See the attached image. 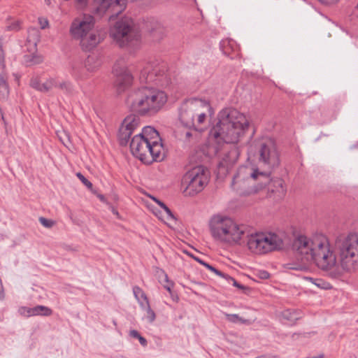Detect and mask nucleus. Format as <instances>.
I'll list each match as a JSON object with an SVG mask.
<instances>
[{"mask_svg": "<svg viewBox=\"0 0 358 358\" xmlns=\"http://www.w3.org/2000/svg\"><path fill=\"white\" fill-rule=\"evenodd\" d=\"M126 1L127 0H94L93 11L99 16L110 12V18L117 17L125 8Z\"/></svg>", "mask_w": 358, "mask_h": 358, "instance_id": "nucleus-13", "label": "nucleus"}, {"mask_svg": "<svg viewBox=\"0 0 358 358\" xmlns=\"http://www.w3.org/2000/svg\"><path fill=\"white\" fill-rule=\"evenodd\" d=\"M110 36L120 44V46H135L138 44L141 35L134 27L130 18H123L116 22L110 30Z\"/></svg>", "mask_w": 358, "mask_h": 358, "instance_id": "nucleus-8", "label": "nucleus"}, {"mask_svg": "<svg viewBox=\"0 0 358 358\" xmlns=\"http://www.w3.org/2000/svg\"><path fill=\"white\" fill-rule=\"evenodd\" d=\"M41 83L38 78H33L30 80V86L34 89L40 91Z\"/></svg>", "mask_w": 358, "mask_h": 358, "instance_id": "nucleus-43", "label": "nucleus"}, {"mask_svg": "<svg viewBox=\"0 0 358 358\" xmlns=\"http://www.w3.org/2000/svg\"><path fill=\"white\" fill-rule=\"evenodd\" d=\"M226 318L228 321L236 323L238 322H240L241 323H245V320L240 317L237 314H226Z\"/></svg>", "mask_w": 358, "mask_h": 358, "instance_id": "nucleus-35", "label": "nucleus"}, {"mask_svg": "<svg viewBox=\"0 0 358 358\" xmlns=\"http://www.w3.org/2000/svg\"><path fill=\"white\" fill-rule=\"evenodd\" d=\"M133 292L136 297V299L138 300V303L143 302L145 303L146 301H148V299L145 294V292L142 290L141 288H140L138 286H134L133 287Z\"/></svg>", "mask_w": 358, "mask_h": 358, "instance_id": "nucleus-30", "label": "nucleus"}, {"mask_svg": "<svg viewBox=\"0 0 358 358\" xmlns=\"http://www.w3.org/2000/svg\"><path fill=\"white\" fill-rule=\"evenodd\" d=\"M268 191L271 192V194H275L274 199L276 200L281 199L286 192L284 181L281 178L271 180L268 187Z\"/></svg>", "mask_w": 358, "mask_h": 358, "instance_id": "nucleus-19", "label": "nucleus"}, {"mask_svg": "<svg viewBox=\"0 0 358 358\" xmlns=\"http://www.w3.org/2000/svg\"><path fill=\"white\" fill-rule=\"evenodd\" d=\"M282 317L293 324L301 318V313L296 310L287 309L282 312Z\"/></svg>", "mask_w": 358, "mask_h": 358, "instance_id": "nucleus-24", "label": "nucleus"}, {"mask_svg": "<svg viewBox=\"0 0 358 358\" xmlns=\"http://www.w3.org/2000/svg\"><path fill=\"white\" fill-rule=\"evenodd\" d=\"M246 226L238 225L228 217H217L210 225L212 236L215 241L227 243L241 244V241L246 242L250 250L257 254H265L282 248L283 242L275 234H249Z\"/></svg>", "mask_w": 358, "mask_h": 358, "instance_id": "nucleus-2", "label": "nucleus"}, {"mask_svg": "<svg viewBox=\"0 0 358 358\" xmlns=\"http://www.w3.org/2000/svg\"><path fill=\"white\" fill-rule=\"evenodd\" d=\"M335 247L343 270L350 271L358 266V234L338 237Z\"/></svg>", "mask_w": 358, "mask_h": 358, "instance_id": "nucleus-6", "label": "nucleus"}, {"mask_svg": "<svg viewBox=\"0 0 358 358\" xmlns=\"http://www.w3.org/2000/svg\"><path fill=\"white\" fill-rule=\"evenodd\" d=\"M210 143V149L213 150L215 155H219L222 150H226V152L223 153L222 162L226 166H231L237 161L239 152L238 149L231 144H227L222 146V149L218 152H215L213 148L214 141H209Z\"/></svg>", "mask_w": 358, "mask_h": 358, "instance_id": "nucleus-16", "label": "nucleus"}, {"mask_svg": "<svg viewBox=\"0 0 358 358\" xmlns=\"http://www.w3.org/2000/svg\"><path fill=\"white\" fill-rule=\"evenodd\" d=\"M101 60L96 55H89L85 61V68L89 72H93L101 65Z\"/></svg>", "mask_w": 358, "mask_h": 358, "instance_id": "nucleus-22", "label": "nucleus"}, {"mask_svg": "<svg viewBox=\"0 0 358 358\" xmlns=\"http://www.w3.org/2000/svg\"><path fill=\"white\" fill-rule=\"evenodd\" d=\"M0 115H1L2 120H4L3 114V111L1 108H0Z\"/></svg>", "mask_w": 358, "mask_h": 358, "instance_id": "nucleus-57", "label": "nucleus"}, {"mask_svg": "<svg viewBox=\"0 0 358 358\" xmlns=\"http://www.w3.org/2000/svg\"><path fill=\"white\" fill-rule=\"evenodd\" d=\"M292 250L295 262L288 264V268L307 270L315 263L322 270L329 271V275L332 278L341 276L342 272L336 266V255L324 235L318 234L313 238L299 236L294 240Z\"/></svg>", "mask_w": 358, "mask_h": 358, "instance_id": "nucleus-1", "label": "nucleus"}, {"mask_svg": "<svg viewBox=\"0 0 358 358\" xmlns=\"http://www.w3.org/2000/svg\"><path fill=\"white\" fill-rule=\"evenodd\" d=\"M46 1V3H49V0H45Z\"/></svg>", "mask_w": 358, "mask_h": 358, "instance_id": "nucleus-61", "label": "nucleus"}, {"mask_svg": "<svg viewBox=\"0 0 358 358\" xmlns=\"http://www.w3.org/2000/svg\"><path fill=\"white\" fill-rule=\"evenodd\" d=\"M143 136L135 135L130 143V150L132 155L146 164H150L153 162L162 161L164 158V154H160L159 158L155 157V153L151 152L154 147Z\"/></svg>", "mask_w": 358, "mask_h": 358, "instance_id": "nucleus-10", "label": "nucleus"}, {"mask_svg": "<svg viewBox=\"0 0 358 358\" xmlns=\"http://www.w3.org/2000/svg\"><path fill=\"white\" fill-rule=\"evenodd\" d=\"M129 335L133 338H137L139 341L141 345H143V347L148 345L147 340L144 337H143L138 331L134 329L131 330L129 332Z\"/></svg>", "mask_w": 358, "mask_h": 358, "instance_id": "nucleus-32", "label": "nucleus"}, {"mask_svg": "<svg viewBox=\"0 0 358 358\" xmlns=\"http://www.w3.org/2000/svg\"><path fill=\"white\" fill-rule=\"evenodd\" d=\"M76 1L80 6H85L87 5L88 0H76Z\"/></svg>", "mask_w": 358, "mask_h": 358, "instance_id": "nucleus-52", "label": "nucleus"}, {"mask_svg": "<svg viewBox=\"0 0 358 358\" xmlns=\"http://www.w3.org/2000/svg\"><path fill=\"white\" fill-rule=\"evenodd\" d=\"M209 180V171L203 166H196L182 177V186L185 196H194L201 192Z\"/></svg>", "mask_w": 358, "mask_h": 358, "instance_id": "nucleus-7", "label": "nucleus"}, {"mask_svg": "<svg viewBox=\"0 0 358 358\" xmlns=\"http://www.w3.org/2000/svg\"><path fill=\"white\" fill-rule=\"evenodd\" d=\"M0 115H1L2 120H4L3 114V111L1 108H0Z\"/></svg>", "mask_w": 358, "mask_h": 358, "instance_id": "nucleus-58", "label": "nucleus"}, {"mask_svg": "<svg viewBox=\"0 0 358 358\" xmlns=\"http://www.w3.org/2000/svg\"><path fill=\"white\" fill-rule=\"evenodd\" d=\"M38 22L42 29H45L48 26V21L43 18H38Z\"/></svg>", "mask_w": 358, "mask_h": 358, "instance_id": "nucleus-47", "label": "nucleus"}, {"mask_svg": "<svg viewBox=\"0 0 358 358\" xmlns=\"http://www.w3.org/2000/svg\"><path fill=\"white\" fill-rule=\"evenodd\" d=\"M192 136V133H191L190 131H187V132L185 133V138H186L187 139L190 138V137H191Z\"/></svg>", "mask_w": 358, "mask_h": 358, "instance_id": "nucleus-55", "label": "nucleus"}, {"mask_svg": "<svg viewBox=\"0 0 358 358\" xmlns=\"http://www.w3.org/2000/svg\"><path fill=\"white\" fill-rule=\"evenodd\" d=\"M0 65L3 69L5 68V54L3 50V47L0 48Z\"/></svg>", "mask_w": 358, "mask_h": 358, "instance_id": "nucleus-45", "label": "nucleus"}, {"mask_svg": "<svg viewBox=\"0 0 358 358\" xmlns=\"http://www.w3.org/2000/svg\"><path fill=\"white\" fill-rule=\"evenodd\" d=\"M162 208H163L164 210H166L168 208V207H167V206L164 203V205L162 207Z\"/></svg>", "mask_w": 358, "mask_h": 358, "instance_id": "nucleus-59", "label": "nucleus"}, {"mask_svg": "<svg viewBox=\"0 0 358 358\" xmlns=\"http://www.w3.org/2000/svg\"><path fill=\"white\" fill-rule=\"evenodd\" d=\"M57 84V78H50L44 83H41L40 92H48Z\"/></svg>", "mask_w": 358, "mask_h": 358, "instance_id": "nucleus-29", "label": "nucleus"}, {"mask_svg": "<svg viewBox=\"0 0 358 358\" xmlns=\"http://www.w3.org/2000/svg\"><path fill=\"white\" fill-rule=\"evenodd\" d=\"M85 69V66L83 67L81 64L78 63H73L71 73L76 79H85L87 78V75L84 72Z\"/></svg>", "mask_w": 358, "mask_h": 358, "instance_id": "nucleus-27", "label": "nucleus"}, {"mask_svg": "<svg viewBox=\"0 0 358 358\" xmlns=\"http://www.w3.org/2000/svg\"><path fill=\"white\" fill-rule=\"evenodd\" d=\"M152 200L155 201L161 208L164 205V203L157 199L156 197L152 196Z\"/></svg>", "mask_w": 358, "mask_h": 358, "instance_id": "nucleus-53", "label": "nucleus"}, {"mask_svg": "<svg viewBox=\"0 0 358 358\" xmlns=\"http://www.w3.org/2000/svg\"><path fill=\"white\" fill-rule=\"evenodd\" d=\"M41 40V34L38 29L31 27L28 29V36L27 39V44L32 45L33 48L30 50H36L37 45Z\"/></svg>", "mask_w": 358, "mask_h": 358, "instance_id": "nucleus-21", "label": "nucleus"}, {"mask_svg": "<svg viewBox=\"0 0 358 358\" xmlns=\"http://www.w3.org/2000/svg\"><path fill=\"white\" fill-rule=\"evenodd\" d=\"M167 215V219L168 220H175L176 217L171 210L168 208L166 210H164Z\"/></svg>", "mask_w": 358, "mask_h": 358, "instance_id": "nucleus-48", "label": "nucleus"}, {"mask_svg": "<svg viewBox=\"0 0 358 358\" xmlns=\"http://www.w3.org/2000/svg\"><path fill=\"white\" fill-rule=\"evenodd\" d=\"M113 213H115V214H118L117 212L114 211V210H113Z\"/></svg>", "mask_w": 358, "mask_h": 358, "instance_id": "nucleus-63", "label": "nucleus"}, {"mask_svg": "<svg viewBox=\"0 0 358 358\" xmlns=\"http://www.w3.org/2000/svg\"><path fill=\"white\" fill-rule=\"evenodd\" d=\"M2 46H3L2 39L0 38V48H2Z\"/></svg>", "mask_w": 358, "mask_h": 358, "instance_id": "nucleus-60", "label": "nucleus"}, {"mask_svg": "<svg viewBox=\"0 0 358 358\" xmlns=\"http://www.w3.org/2000/svg\"><path fill=\"white\" fill-rule=\"evenodd\" d=\"M256 276L262 280H266L269 278L270 273L264 270L258 271L256 273Z\"/></svg>", "mask_w": 358, "mask_h": 358, "instance_id": "nucleus-44", "label": "nucleus"}, {"mask_svg": "<svg viewBox=\"0 0 358 358\" xmlns=\"http://www.w3.org/2000/svg\"><path fill=\"white\" fill-rule=\"evenodd\" d=\"M258 153L259 162L262 163L268 169H273L279 166V154L275 144L271 141H262L259 143Z\"/></svg>", "mask_w": 358, "mask_h": 358, "instance_id": "nucleus-11", "label": "nucleus"}, {"mask_svg": "<svg viewBox=\"0 0 358 358\" xmlns=\"http://www.w3.org/2000/svg\"><path fill=\"white\" fill-rule=\"evenodd\" d=\"M162 73H164V71H162L159 67L148 64L141 71L140 80L142 83L155 82L157 80L156 78L161 76Z\"/></svg>", "mask_w": 358, "mask_h": 358, "instance_id": "nucleus-17", "label": "nucleus"}, {"mask_svg": "<svg viewBox=\"0 0 358 358\" xmlns=\"http://www.w3.org/2000/svg\"><path fill=\"white\" fill-rule=\"evenodd\" d=\"M35 310H34V307H33V308L22 307L20 309V313L22 315H24L26 317L35 315Z\"/></svg>", "mask_w": 358, "mask_h": 358, "instance_id": "nucleus-39", "label": "nucleus"}, {"mask_svg": "<svg viewBox=\"0 0 358 358\" xmlns=\"http://www.w3.org/2000/svg\"><path fill=\"white\" fill-rule=\"evenodd\" d=\"M323 4L331 5L336 3L338 0H318Z\"/></svg>", "mask_w": 358, "mask_h": 358, "instance_id": "nucleus-50", "label": "nucleus"}, {"mask_svg": "<svg viewBox=\"0 0 358 358\" xmlns=\"http://www.w3.org/2000/svg\"><path fill=\"white\" fill-rule=\"evenodd\" d=\"M309 279L311 280V282L313 284H315L316 286H317L319 287H321V288H323V289H327L328 288V287L326 286V285H329V284L325 282L322 279L313 278H309Z\"/></svg>", "mask_w": 358, "mask_h": 358, "instance_id": "nucleus-41", "label": "nucleus"}, {"mask_svg": "<svg viewBox=\"0 0 358 358\" xmlns=\"http://www.w3.org/2000/svg\"><path fill=\"white\" fill-rule=\"evenodd\" d=\"M23 61L26 66H30L42 63L43 62V57L41 55L34 52L24 55Z\"/></svg>", "mask_w": 358, "mask_h": 358, "instance_id": "nucleus-23", "label": "nucleus"}, {"mask_svg": "<svg viewBox=\"0 0 358 358\" xmlns=\"http://www.w3.org/2000/svg\"><path fill=\"white\" fill-rule=\"evenodd\" d=\"M4 296H5L4 289H3L1 279L0 278V300L3 299Z\"/></svg>", "mask_w": 358, "mask_h": 358, "instance_id": "nucleus-49", "label": "nucleus"}, {"mask_svg": "<svg viewBox=\"0 0 358 358\" xmlns=\"http://www.w3.org/2000/svg\"><path fill=\"white\" fill-rule=\"evenodd\" d=\"M70 33L73 38L80 41L85 51L94 48L105 37V33L94 28V18L92 15L75 19L71 25Z\"/></svg>", "mask_w": 358, "mask_h": 358, "instance_id": "nucleus-5", "label": "nucleus"}, {"mask_svg": "<svg viewBox=\"0 0 358 358\" xmlns=\"http://www.w3.org/2000/svg\"><path fill=\"white\" fill-rule=\"evenodd\" d=\"M239 178L238 176H234L232 180V185H234L236 182V180Z\"/></svg>", "mask_w": 358, "mask_h": 358, "instance_id": "nucleus-56", "label": "nucleus"}, {"mask_svg": "<svg viewBox=\"0 0 358 358\" xmlns=\"http://www.w3.org/2000/svg\"><path fill=\"white\" fill-rule=\"evenodd\" d=\"M138 134L143 136L145 139L150 142V144L154 147L151 152L155 153V157L159 158L160 154H164L162 138L159 132L154 127L150 126L144 127L142 131Z\"/></svg>", "mask_w": 358, "mask_h": 358, "instance_id": "nucleus-15", "label": "nucleus"}, {"mask_svg": "<svg viewBox=\"0 0 358 358\" xmlns=\"http://www.w3.org/2000/svg\"><path fill=\"white\" fill-rule=\"evenodd\" d=\"M223 278L226 279L229 283L232 282V285L234 287H236L240 289L245 290V289H248L247 287L238 282L234 278L231 277L230 275H229L227 273L224 275Z\"/></svg>", "mask_w": 358, "mask_h": 358, "instance_id": "nucleus-34", "label": "nucleus"}, {"mask_svg": "<svg viewBox=\"0 0 358 358\" xmlns=\"http://www.w3.org/2000/svg\"><path fill=\"white\" fill-rule=\"evenodd\" d=\"M140 306L144 310L146 311V319L149 323H152L156 318L155 312L151 309L149 301L145 303L140 302Z\"/></svg>", "mask_w": 358, "mask_h": 358, "instance_id": "nucleus-28", "label": "nucleus"}, {"mask_svg": "<svg viewBox=\"0 0 358 358\" xmlns=\"http://www.w3.org/2000/svg\"><path fill=\"white\" fill-rule=\"evenodd\" d=\"M38 220L40 223L46 228H51L55 224V222L53 220L47 219L43 217H40Z\"/></svg>", "mask_w": 358, "mask_h": 358, "instance_id": "nucleus-40", "label": "nucleus"}, {"mask_svg": "<svg viewBox=\"0 0 358 358\" xmlns=\"http://www.w3.org/2000/svg\"><path fill=\"white\" fill-rule=\"evenodd\" d=\"M97 197L100 199V201L104 202L105 201V197L103 194H98Z\"/></svg>", "mask_w": 358, "mask_h": 358, "instance_id": "nucleus-54", "label": "nucleus"}, {"mask_svg": "<svg viewBox=\"0 0 358 358\" xmlns=\"http://www.w3.org/2000/svg\"><path fill=\"white\" fill-rule=\"evenodd\" d=\"M271 170L268 169V171H259L258 169H255L250 174L251 178L259 180L257 190L262 189L266 186H269V183L271 181L270 178Z\"/></svg>", "mask_w": 358, "mask_h": 358, "instance_id": "nucleus-18", "label": "nucleus"}, {"mask_svg": "<svg viewBox=\"0 0 358 358\" xmlns=\"http://www.w3.org/2000/svg\"><path fill=\"white\" fill-rule=\"evenodd\" d=\"M203 266H204L206 268H208L210 271L215 273L217 275H219L222 278H224V275L226 274V273L222 272L221 271L217 269L215 267L213 266L212 265L209 264L208 263H207L206 262L203 263Z\"/></svg>", "mask_w": 358, "mask_h": 358, "instance_id": "nucleus-38", "label": "nucleus"}, {"mask_svg": "<svg viewBox=\"0 0 358 358\" xmlns=\"http://www.w3.org/2000/svg\"><path fill=\"white\" fill-rule=\"evenodd\" d=\"M113 73L115 76V85L119 94L123 92L132 84L133 76L125 66L124 59H120L115 62Z\"/></svg>", "mask_w": 358, "mask_h": 358, "instance_id": "nucleus-12", "label": "nucleus"}, {"mask_svg": "<svg viewBox=\"0 0 358 358\" xmlns=\"http://www.w3.org/2000/svg\"><path fill=\"white\" fill-rule=\"evenodd\" d=\"M0 65L3 69L5 68V54L3 50V47L0 48Z\"/></svg>", "mask_w": 358, "mask_h": 358, "instance_id": "nucleus-46", "label": "nucleus"}, {"mask_svg": "<svg viewBox=\"0 0 358 358\" xmlns=\"http://www.w3.org/2000/svg\"><path fill=\"white\" fill-rule=\"evenodd\" d=\"M148 22H146V28L148 29Z\"/></svg>", "mask_w": 358, "mask_h": 358, "instance_id": "nucleus-62", "label": "nucleus"}, {"mask_svg": "<svg viewBox=\"0 0 358 358\" xmlns=\"http://www.w3.org/2000/svg\"><path fill=\"white\" fill-rule=\"evenodd\" d=\"M189 255L193 258L195 261H196L197 262H199V264H201V265L203 264V263L205 262L203 260H202L201 259H200L199 257H196L192 254H189Z\"/></svg>", "mask_w": 358, "mask_h": 358, "instance_id": "nucleus-51", "label": "nucleus"}, {"mask_svg": "<svg viewBox=\"0 0 358 358\" xmlns=\"http://www.w3.org/2000/svg\"><path fill=\"white\" fill-rule=\"evenodd\" d=\"M55 87L59 89L67 95H72L74 93V86L69 80L59 81L57 79V84Z\"/></svg>", "mask_w": 358, "mask_h": 358, "instance_id": "nucleus-25", "label": "nucleus"}, {"mask_svg": "<svg viewBox=\"0 0 358 358\" xmlns=\"http://www.w3.org/2000/svg\"><path fill=\"white\" fill-rule=\"evenodd\" d=\"M35 315H42V316H50L52 314V310L45 306L38 305L34 306Z\"/></svg>", "mask_w": 358, "mask_h": 358, "instance_id": "nucleus-31", "label": "nucleus"}, {"mask_svg": "<svg viewBox=\"0 0 358 358\" xmlns=\"http://www.w3.org/2000/svg\"><path fill=\"white\" fill-rule=\"evenodd\" d=\"M206 111L208 112L205 108L200 109L199 111H196V114L198 115L197 122L199 124H202L204 122L207 115Z\"/></svg>", "mask_w": 358, "mask_h": 358, "instance_id": "nucleus-37", "label": "nucleus"}, {"mask_svg": "<svg viewBox=\"0 0 358 358\" xmlns=\"http://www.w3.org/2000/svg\"><path fill=\"white\" fill-rule=\"evenodd\" d=\"M8 78V76L6 72L2 71L0 73V96L3 98H5L9 93Z\"/></svg>", "mask_w": 358, "mask_h": 358, "instance_id": "nucleus-26", "label": "nucleus"}, {"mask_svg": "<svg viewBox=\"0 0 358 358\" xmlns=\"http://www.w3.org/2000/svg\"><path fill=\"white\" fill-rule=\"evenodd\" d=\"M248 126L245 116L236 108L222 109L217 115V122L209 131V141H214L215 152H218L224 145L238 143Z\"/></svg>", "mask_w": 358, "mask_h": 358, "instance_id": "nucleus-3", "label": "nucleus"}, {"mask_svg": "<svg viewBox=\"0 0 358 358\" xmlns=\"http://www.w3.org/2000/svg\"><path fill=\"white\" fill-rule=\"evenodd\" d=\"M166 94L154 87L143 86L131 92L126 103L131 111L141 115H153L166 103Z\"/></svg>", "mask_w": 358, "mask_h": 358, "instance_id": "nucleus-4", "label": "nucleus"}, {"mask_svg": "<svg viewBox=\"0 0 358 358\" xmlns=\"http://www.w3.org/2000/svg\"><path fill=\"white\" fill-rule=\"evenodd\" d=\"M76 176L90 190L94 193L93 191V185L90 181H89L81 173H78Z\"/></svg>", "mask_w": 358, "mask_h": 358, "instance_id": "nucleus-36", "label": "nucleus"}, {"mask_svg": "<svg viewBox=\"0 0 358 358\" xmlns=\"http://www.w3.org/2000/svg\"><path fill=\"white\" fill-rule=\"evenodd\" d=\"M220 49L224 55L234 59L238 55V47L234 40L225 39L220 42Z\"/></svg>", "mask_w": 358, "mask_h": 358, "instance_id": "nucleus-20", "label": "nucleus"}, {"mask_svg": "<svg viewBox=\"0 0 358 358\" xmlns=\"http://www.w3.org/2000/svg\"><path fill=\"white\" fill-rule=\"evenodd\" d=\"M206 108L209 116L214 114V110L209 102L199 99H190L183 101L179 108V120L181 124L187 128H195L196 111Z\"/></svg>", "mask_w": 358, "mask_h": 358, "instance_id": "nucleus-9", "label": "nucleus"}, {"mask_svg": "<svg viewBox=\"0 0 358 358\" xmlns=\"http://www.w3.org/2000/svg\"><path fill=\"white\" fill-rule=\"evenodd\" d=\"M21 29V22L20 21H15L11 22L6 27V29L8 31H19Z\"/></svg>", "mask_w": 358, "mask_h": 358, "instance_id": "nucleus-42", "label": "nucleus"}, {"mask_svg": "<svg viewBox=\"0 0 358 358\" xmlns=\"http://www.w3.org/2000/svg\"><path fill=\"white\" fill-rule=\"evenodd\" d=\"M139 123L140 119L135 115H129L124 119L118 132V139L122 146L127 145L131 135Z\"/></svg>", "mask_w": 358, "mask_h": 358, "instance_id": "nucleus-14", "label": "nucleus"}, {"mask_svg": "<svg viewBox=\"0 0 358 358\" xmlns=\"http://www.w3.org/2000/svg\"><path fill=\"white\" fill-rule=\"evenodd\" d=\"M162 273L164 277V284H163L164 287L170 293L171 296L173 297L172 287L173 286V282L169 280L168 275L162 271Z\"/></svg>", "mask_w": 358, "mask_h": 358, "instance_id": "nucleus-33", "label": "nucleus"}]
</instances>
